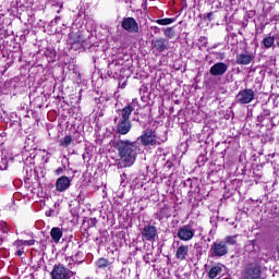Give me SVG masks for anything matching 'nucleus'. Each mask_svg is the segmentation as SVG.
Segmentation results:
<instances>
[{
	"instance_id": "f257e3e1",
	"label": "nucleus",
	"mask_w": 279,
	"mask_h": 279,
	"mask_svg": "<svg viewBox=\"0 0 279 279\" xmlns=\"http://www.w3.org/2000/svg\"><path fill=\"white\" fill-rule=\"evenodd\" d=\"M116 149L120 156L118 167L123 169L125 167H132L136 162V156H138V146L135 142L130 140H120L117 142Z\"/></svg>"
},
{
	"instance_id": "f03ea898",
	"label": "nucleus",
	"mask_w": 279,
	"mask_h": 279,
	"mask_svg": "<svg viewBox=\"0 0 279 279\" xmlns=\"http://www.w3.org/2000/svg\"><path fill=\"white\" fill-rule=\"evenodd\" d=\"M141 104H138V99L134 98L129 105H126L123 109L119 110L120 119L114 118V123H117V133L125 136V134H130V130H132V122H130V117L134 110H140Z\"/></svg>"
},
{
	"instance_id": "7ed1b4c3",
	"label": "nucleus",
	"mask_w": 279,
	"mask_h": 279,
	"mask_svg": "<svg viewBox=\"0 0 279 279\" xmlns=\"http://www.w3.org/2000/svg\"><path fill=\"white\" fill-rule=\"evenodd\" d=\"M211 258H221L228 254V245L222 240L215 241L209 250Z\"/></svg>"
},
{
	"instance_id": "20e7f679",
	"label": "nucleus",
	"mask_w": 279,
	"mask_h": 279,
	"mask_svg": "<svg viewBox=\"0 0 279 279\" xmlns=\"http://www.w3.org/2000/svg\"><path fill=\"white\" fill-rule=\"evenodd\" d=\"M138 141H141L144 147H148V145H160L158 135H156V130L154 129H147L144 134L138 137Z\"/></svg>"
},
{
	"instance_id": "39448f33",
	"label": "nucleus",
	"mask_w": 279,
	"mask_h": 279,
	"mask_svg": "<svg viewBox=\"0 0 279 279\" xmlns=\"http://www.w3.org/2000/svg\"><path fill=\"white\" fill-rule=\"evenodd\" d=\"M177 236L179 241H184V242L193 241V239L195 238V228H193V225L191 223L184 225L179 228L177 232Z\"/></svg>"
},
{
	"instance_id": "423d86ee",
	"label": "nucleus",
	"mask_w": 279,
	"mask_h": 279,
	"mask_svg": "<svg viewBox=\"0 0 279 279\" xmlns=\"http://www.w3.org/2000/svg\"><path fill=\"white\" fill-rule=\"evenodd\" d=\"M255 97H256V93L254 92V89L252 88L242 89L235 96V102L245 106L247 104H252Z\"/></svg>"
},
{
	"instance_id": "0eeeda50",
	"label": "nucleus",
	"mask_w": 279,
	"mask_h": 279,
	"mask_svg": "<svg viewBox=\"0 0 279 279\" xmlns=\"http://www.w3.org/2000/svg\"><path fill=\"white\" fill-rule=\"evenodd\" d=\"M73 277V271L64 267V265H54L51 271L52 279H71Z\"/></svg>"
},
{
	"instance_id": "6e6552de",
	"label": "nucleus",
	"mask_w": 279,
	"mask_h": 279,
	"mask_svg": "<svg viewBox=\"0 0 279 279\" xmlns=\"http://www.w3.org/2000/svg\"><path fill=\"white\" fill-rule=\"evenodd\" d=\"M262 274L258 264H250L244 269L242 279H260Z\"/></svg>"
},
{
	"instance_id": "1a4fd4ad",
	"label": "nucleus",
	"mask_w": 279,
	"mask_h": 279,
	"mask_svg": "<svg viewBox=\"0 0 279 279\" xmlns=\"http://www.w3.org/2000/svg\"><path fill=\"white\" fill-rule=\"evenodd\" d=\"M121 27L129 34H138V22L134 17H124Z\"/></svg>"
},
{
	"instance_id": "9d476101",
	"label": "nucleus",
	"mask_w": 279,
	"mask_h": 279,
	"mask_svg": "<svg viewBox=\"0 0 279 279\" xmlns=\"http://www.w3.org/2000/svg\"><path fill=\"white\" fill-rule=\"evenodd\" d=\"M156 236H158V230H156L155 226L148 225L143 228L142 230L143 241H149L150 243H154V241H156Z\"/></svg>"
},
{
	"instance_id": "9b49d317",
	"label": "nucleus",
	"mask_w": 279,
	"mask_h": 279,
	"mask_svg": "<svg viewBox=\"0 0 279 279\" xmlns=\"http://www.w3.org/2000/svg\"><path fill=\"white\" fill-rule=\"evenodd\" d=\"M254 58H256L254 52H241L236 54L235 63L242 66H247V64H252V62H254Z\"/></svg>"
},
{
	"instance_id": "f8f14e48",
	"label": "nucleus",
	"mask_w": 279,
	"mask_h": 279,
	"mask_svg": "<svg viewBox=\"0 0 279 279\" xmlns=\"http://www.w3.org/2000/svg\"><path fill=\"white\" fill-rule=\"evenodd\" d=\"M71 182H73V178H69L66 175H62L56 181V189L59 193H64L68 189L71 187Z\"/></svg>"
},
{
	"instance_id": "ddd939ff",
	"label": "nucleus",
	"mask_w": 279,
	"mask_h": 279,
	"mask_svg": "<svg viewBox=\"0 0 279 279\" xmlns=\"http://www.w3.org/2000/svg\"><path fill=\"white\" fill-rule=\"evenodd\" d=\"M227 72L228 64L223 62H217L209 69V73L214 75V77H221V75H226Z\"/></svg>"
},
{
	"instance_id": "4468645a",
	"label": "nucleus",
	"mask_w": 279,
	"mask_h": 279,
	"mask_svg": "<svg viewBox=\"0 0 279 279\" xmlns=\"http://www.w3.org/2000/svg\"><path fill=\"white\" fill-rule=\"evenodd\" d=\"M168 45H169V40L162 37L151 40V48L155 51H158V53H162V51H167Z\"/></svg>"
},
{
	"instance_id": "2eb2a0df",
	"label": "nucleus",
	"mask_w": 279,
	"mask_h": 279,
	"mask_svg": "<svg viewBox=\"0 0 279 279\" xmlns=\"http://www.w3.org/2000/svg\"><path fill=\"white\" fill-rule=\"evenodd\" d=\"M70 45H78L80 47H84V37L80 33H71L69 35Z\"/></svg>"
},
{
	"instance_id": "dca6fc26",
	"label": "nucleus",
	"mask_w": 279,
	"mask_h": 279,
	"mask_svg": "<svg viewBox=\"0 0 279 279\" xmlns=\"http://www.w3.org/2000/svg\"><path fill=\"white\" fill-rule=\"evenodd\" d=\"M186 256H189V245H180L175 252L177 260H186Z\"/></svg>"
},
{
	"instance_id": "f3484780",
	"label": "nucleus",
	"mask_w": 279,
	"mask_h": 279,
	"mask_svg": "<svg viewBox=\"0 0 279 279\" xmlns=\"http://www.w3.org/2000/svg\"><path fill=\"white\" fill-rule=\"evenodd\" d=\"M222 271H223V265L218 264L210 268V270L208 272V277L210 279L219 278V276H221Z\"/></svg>"
},
{
	"instance_id": "a211bd4d",
	"label": "nucleus",
	"mask_w": 279,
	"mask_h": 279,
	"mask_svg": "<svg viewBox=\"0 0 279 279\" xmlns=\"http://www.w3.org/2000/svg\"><path fill=\"white\" fill-rule=\"evenodd\" d=\"M62 229H60L59 227H53L50 231V236L53 241V243H60V239H62Z\"/></svg>"
},
{
	"instance_id": "6ab92c4d",
	"label": "nucleus",
	"mask_w": 279,
	"mask_h": 279,
	"mask_svg": "<svg viewBox=\"0 0 279 279\" xmlns=\"http://www.w3.org/2000/svg\"><path fill=\"white\" fill-rule=\"evenodd\" d=\"M236 236L239 235H227L222 240L226 245H236Z\"/></svg>"
},
{
	"instance_id": "aec40b11",
	"label": "nucleus",
	"mask_w": 279,
	"mask_h": 279,
	"mask_svg": "<svg viewBox=\"0 0 279 279\" xmlns=\"http://www.w3.org/2000/svg\"><path fill=\"white\" fill-rule=\"evenodd\" d=\"M108 265H110V262L107 258H99L96 262V267H98V269H106V267H108Z\"/></svg>"
},
{
	"instance_id": "412c9836",
	"label": "nucleus",
	"mask_w": 279,
	"mask_h": 279,
	"mask_svg": "<svg viewBox=\"0 0 279 279\" xmlns=\"http://www.w3.org/2000/svg\"><path fill=\"white\" fill-rule=\"evenodd\" d=\"M73 143V137L71 135H65L63 138L60 140L61 147H69Z\"/></svg>"
},
{
	"instance_id": "4be33fe9",
	"label": "nucleus",
	"mask_w": 279,
	"mask_h": 279,
	"mask_svg": "<svg viewBox=\"0 0 279 279\" xmlns=\"http://www.w3.org/2000/svg\"><path fill=\"white\" fill-rule=\"evenodd\" d=\"M166 38H175V31L173 27H167L162 29Z\"/></svg>"
},
{
	"instance_id": "5701e85b",
	"label": "nucleus",
	"mask_w": 279,
	"mask_h": 279,
	"mask_svg": "<svg viewBox=\"0 0 279 279\" xmlns=\"http://www.w3.org/2000/svg\"><path fill=\"white\" fill-rule=\"evenodd\" d=\"M157 25H171V23H175V19L166 17L156 20Z\"/></svg>"
},
{
	"instance_id": "b1692460",
	"label": "nucleus",
	"mask_w": 279,
	"mask_h": 279,
	"mask_svg": "<svg viewBox=\"0 0 279 279\" xmlns=\"http://www.w3.org/2000/svg\"><path fill=\"white\" fill-rule=\"evenodd\" d=\"M65 265L68 269H73L77 265V260H75V257H65Z\"/></svg>"
},
{
	"instance_id": "393cba45",
	"label": "nucleus",
	"mask_w": 279,
	"mask_h": 279,
	"mask_svg": "<svg viewBox=\"0 0 279 279\" xmlns=\"http://www.w3.org/2000/svg\"><path fill=\"white\" fill-rule=\"evenodd\" d=\"M275 39L274 37L269 36L264 39V46L269 49L274 46Z\"/></svg>"
},
{
	"instance_id": "a878e982",
	"label": "nucleus",
	"mask_w": 279,
	"mask_h": 279,
	"mask_svg": "<svg viewBox=\"0 0 279 279\" xmlns=\"http://www.w3.org/2000/svg\"><path fill=\"white\" fill-rule=\"evenodd\" d=\"M14 247H16L17 250H23V247H25V244H24V240H16L14 243H13Z\"/></svg>"
},
{
	"instance_id": "bb28decb",
	"label": "nucleus",
	"mask_w": 279,
	"mask_h": 279,
	"mask_svg": "<svg viewBox=\"0 0 279 279\" xmlns=\"http://www.w3.org/2000/svg\"><path fill=\"white\" fill-rule=\"evenodd\" d=\"M36 243L35 240H24V246H29L34 245Z\"/></svg>"
},
{
	"instance_id": "cd10ccee",
	"label": "nucleus",
	"mask_w": 279,
	"mask_h": 279,
	"mask_svg": "<svg viewBox=\"0 0 279 279\" xmlns=\"http://www.w3.org/2000/svg\"><path fill=\"white\" fill-rule=\"evenodd\" d=\"M25 254V250L24 248H17L15 256H22Z\"/></svg>"
},
{
	"instance_id": "c85d7f7f",
	"label": "nucleus",
	"mask_w": 279,
	"mask_h": 279,
	"mask_svg": "<svg viewBox=\"0 0 279 279\" xmlns=\"http://www.w3.org/2000/svg\"><path fill=\"white\" fill-rule=\"evenodd\" d=\"M218 60H226V53L225 52H218Z\"/></svg>"
},
{
	"instance_id": "c756f323",
	"label": "nucleus",
	"mask_w": 279,
	"mask_h": 279,
	"mask_svg": "<svg viewBox=\"0 0 279 279\" xmlns=\"http://www.w3.org/2000/svg\"><path fill=\"white\" fill-rule=\"evenodd\" d=\"M62 173H64V169H62L61 167L56 170L57 175H60Z\"/></svg>"
},
{
	"instance_id": "7c9ffc66",
	"label": "nucleus",
	"mask_w": 279,
	"mask_h": 279,
	"mask_svg": "<svg viewBox=\"0 0 279 279\" xmlns=\"http://www.w3.org/2000/svg\"><path fill=\"white\" fill-rule=\"evenodd\" d=\"M207 19L210 21L213 19V12L207 13Z\"/></svg>"
},
{
	"instance_id": "2f4dec72",
	"label": "nucleus",
	"mask_w": 279,
	"mask_h": 279,
	"mask_svg": "<svg viewBox=\"0 0 279 279\" xmlns=\"http://www.w3.org/2000/svg\"><path fill=\"white\" fill-rule=\"evenodd\" d=\"M54 21H56V22L60 21V17H59V16H57V17L54 19Z\"/></svg>"
},
{
	"instance_id": "473e14b6",
	"label": "nucleus",
	"mask_w": 279,
	"mask_h": 279,
	"mask_svg": "<svg viewBox=\"0 0 279 279\" xmlns=\"http://www.w3.org/2000/svg\"><path fill=\"white\" fill-rule=\"evenodd\" d=\"M86 279H90V278L87 277Z\"/></svg>"
}]
</instances>
